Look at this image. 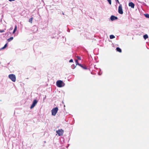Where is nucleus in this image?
Segmentation results:
<instances>
[{
    "label": "nucleus",
    "instance_id": "1",
    "mask_svg": "<svg viewBox=\"0 0 149 149\" xmlns=\"http://www.w3.org/2000/svg\"><path fill=\"white\" fill-rule=\"evenodd\" d=\"M56 85L58 87H61L65 86V83L61 80H58L56 82Z\"/></svg>",
    "mask_w": 149,
    "mask_h": 149
},
{
    "label": "nucleus",
    "instance_id": "2",
    "mask_svg": "<svg viewBox=\"0 0 149 149\" xmlns=\"http://www.w3.org/2000/svg\"><path fill=\"white\" fill-rule=\"evenodd\" d=\"M9 78L13 82H15L16 80V78L15 75L13 74H11L9 75Z\"/></svg>",
    "mask_w": 149,
    "mask_h": 149
},
{
    "label": "nucleus",
    "instance_id": "3",
    "mask_svg": "<svg viewBox=\"0 0 149 149\" xmlns=\"http://www.w3.org/2000/svg\"><path fill=\"white\" fill-rule=\"evenodd\" d=\"M58 109L57 107L54 108L52 109V115L54 116H55L57 111H58Z\"/></svg>",
    "mask_w": 149,
    "mask_h": 149
},
{
    "label": "nucleus",
    "instance_id": "4",
    "mask_svg": "<svg viewBox=\"0 0 149 149\" xmlns=\"http://www.w3.org/2000/svg\"><path fill=\"white\" fill-rule=\"evenodd\" d=\"M118 13L120 14H122L123 13L122 6V5L120 4L118 7Z\"/></svg>",
    "mask_w": 149,
    "mask_h": 149
},
{
    "label": "nucleus",
    "instance_id": "5",
    "mask_svg": "<svg viewBox=\"0 0 149 149\" xmlns=\"http://www.w3.org/2000/svg\"><path fill=\"white\" fill-rule=\"evenodd\" d=\"M56 132L58 134L59 136H61L63 135V130L62 129L58 130L56 131Z\"/></svg>",
    "mask_w": 149,
    "mask_h": 149
},
{
    "label": "nucleus",
    "instance_id": "6",
    "mask_svg": "<svg viewBox=\"0 0 149 149\" xmlns=\"http://www.w3.org/2000/svg\"><path fill=\"white\" fill-rule=\"evenodd\" d=\"M37 103V101L36 100H34L33 102L30 107L31 109H32L36 105Z\"/></svg>",
    "mask_w": 149,
    "mask_h": 149
},
{
    "label": "nucleus",
    "instance_id": "7",
    "mask_svg": "<svg viewBox=\"0 0 149 149\" xmlns=\"http://www.w3.org/2000/svg\"><path fill=\"white\" fill-rule=\"evenodd\" d=\"M117 17L113 15H112L110 19L111 21H113L117 19Z\"/></svg>",
    "mask_w": 149,
    "mask_h": 149
},
{
    "label": "nucleus",
    "instance_id": "8",
    "mask_svg": "<svg viewBox=\"0 0 149 149\" xmlns=\"http://www.w3.org/2000/svg\"><path fill=\"white\" fill-rule=\"evenodd\" d=\"M129 6L132 8H134V3L132 2H130L129 3Z\"/></svg>",
    "mask_w": 149,
    "mask_h": 149
},
{
    "label": "nucleus",
    "instance_id": "9",
    "mask_svg": "<svg viewBox=\"0 0 149 149\" xmlns=\"http://www.w3.org/2000/svg\"><path fill=\"white\" fill-rule=\"evenodd\" d=\"M13 39V37H10V38L7 39V41L8 42H10L12 41Z\"/></svg>",
    "mask_w": 149,
    "mask_h": 149
},
{
    "label": "nucleus",
    "instance_id": "10",
    "mask_svg": "<svg viewBox=\"0 0 149 149\" xmlns=\"http://www.w3.org/2000/svg\"><path fill=\"white\" fill-rule=\"evenodd\" d=\"M17 29V26L16 25H15V28L14 29V30L13 32V33L14 34V33L15 32H16Z\"/></svg>",
    "mask_w": 149,
    "mask_h": 149
},
{
    "label": "nucleus",
    "instance_id": "11",
    "mask_svg": "<svg viewBox=\"0 0 149 149\" xmlns=\"http://www.w3.org/2000/svg\"><path fill=\"white\" fill-rule=\"evenodd\" d=\"M116 50L117 51H118L120 52H121V51H122L121 49L119 47H117L116 48Z\"/></svg>",
    "mask_w": 149,
    "mask_h": 149
},
{
    "label": "nucleus",
    "instance_id": "12",
    "mask_svg": "<svg viewBox=\"0 0 149 149\" xmlns=\"http://www.w3.org/2000/svg\"><path fill=\"white\" fill-rule=\"evenodd\" d=\"M144 38L146 40L148 38V36L147 34L143 36Z\"/></svg>",
    "mask_w": 149,
    "mask_h": 149
},
{
    "label": "nucleus",
    "instance_id": "13",
    "mask_svg": "<svg viewBox=\"0 0 149 149\" xmlns=\"http://www.w3.org/2000/svg\"><path fill=\"white\" fill-rule=\"evenodd\" d=\"M7 46V44H6L4 46L2 47L1 49H0V50H2L4 49Z\"/></svg>",
    "mask_w": 149,
    "mask_h": 149
},
{
    "label": "nucleus",
    "instance_id": "14",
    "mask_svg": "<svg viewBox=\"0 0 149 149\" xmlns=\"http://www.w3.org/2000/svg\"><path fill=\"white\" fill-rule=\"evenodd\" d=\"M115 38V36L113 35H111L110 36V38L111 39L114 38Z\"/></svg>",
    "mask_w": 149,
    "mask_h": 149
},
{
    "label": "nucleus",
    "instance_id": "15",
    "mask_svg": "<svg viewBox=\"0 0 149 149\" xmlns=\"http://www.w3.org/2000/svg\"><path fill=\"white\" fill-rule=\"evenodd\" d=\"M32 20H33V17L31 18L29 20V22L31 23H32Z\"/></svg>",
    "mask_w": 149,
    "mask_h": 149
},
{
    "label": "nucleus",
    "instance_id": "16",
    "mask_svg": "<svg viewBox=\"0 0 149 149\" xmlns=\"http://www.w3.org/2000/svg\"><path fill=\"white\" fill-rule=\"evenodd\" d=\"M147 18H149V14H146L144 15Z\"/></svg>",
    "mask_w": 149,
    "mask_h": 149
},
{
    "label": "nucleus",
    "instance_id": "17",
    "mask_svg": "<svg viewBox=\"0 0 149 149\" xmlns=\"http://www.w3.org/2000/svg\"><path fill=\"white\" fill-rule=\"evenodd\" d=\"M72 68L73 69H74L76 67V66H75L74 65H73L71 66Z\"/></svg>",
    "mask_w": 149,
    "mask_h": 149
},
{
    "label": "nucleus",
    "instance_id": "18",
    "mask_svg": "<svg viewBox=\"0 0 149 149\" xmlns=\"http://www.w3.org/2000/svg\"><path fill=\"white\" fill-rule=\"evenodd\" d=\"M83 69H84L86 70L87 69V68L86 67V66H82V67H81Z\"/></svg>",
    "mask_w": 149,
    "mask_h": 149
},
{
    "label": "nucleus",
    "instance_id": "19",
    "mask_svg": "<svg viewBox=\"0 0 149 149\" xmlns=\"http://www.w3.org/2000/svg\"><path fill=\"white\" fill-rule=\"evenodd\" d=\"M109 4L111 5V0H107Z\"/></svg>",
    "mask_w": 149,
    "mask_h": 149
},
{
    "label": "nucleus",
    "instance_id": "20",
    "mask_svg": "<svg viewBox=\"0 0 149 149\" xmlns=\"http://www.w3.org/2000/svg\"><path fill=\"white\" fill-rule=\"evenodd\" d=\"M75 62H76V65H78V64H79V63L78 62V61L77 60H75Z\"/></svg>",
    "mask_w": 149,
    "mask_h": 149
},
{
    "label": "nucleus",
    "instance_id": "21",
    "mask_svg": "<svg viewBox=\"0 0 149 149\" xmlns=\"http://www.w3.org/2000/svg\"><path fill=\"white\" fill-rule=\"evenodd\" d=\"M77 58L79 60H81V58H80V57L79 56H77Z\"/></svg>",
    "mask_w": 149,
    "mask_h": 149
},
{
    "label": "nucleus",
    "instance_id": "22",
    "mask_svg": "<svg viewBox=\"0 0 149 149\" xmlns=\"http://www.w3.org/2000/svg\"><path fill=\"white\" fill-rule=\"evenodd\" d=\"M4 32V31L3 30H1L0 31V32L3 33Z\"/></svg>",
    "mask_w": 149,
    "mask_h": 149
},
{
    "label": "nucleus",
    "instance_id": "23",
    "mask_svg": "<svg viewBox=\"0 0 149 149\" xmlns=\"http://www.w3.org/2000/svg\"><path fill=\"white\" fill-rule=\"evenodd\" d=\"M116 3L117 2L118 3L120 4L118 0H115Z\"/></svg>",
    "mask_w": 149,
    "mask_h": 149
},
{
    "label": "nucleus",
    "instance_id": "24",
    "mask_svg": "<svg viewBox=\"0 0 149 149\" xmlns=\"http://www.w3.org/2000/svg\"><path fill=\"white\" fill-rule=\"evenodd\" d=\"M73 62V60L72 59H70L69 61V62H70V63L72 62Z\"/></svg>",
    "mask_w": 149,
    "mask_h": 149
},
{
    "label": "nucleus",
    "instance_id": "25",
    "mask_svg": "<svg viewBox=\"0 0 149 149\" xmlns=\"http://www.w3.org/2000/svg\"><path fill=\"white\" fill-rule=\"evenodd\" d=\"M78 65H79V66H80L81 67H82V65L80 64L79 63L78 64Z\"/></svg>",
    "mask_w": 149,
    "mask_h": 149
},
{
    "label": "nucleus",
    "instance_id": "26",
    "mask_svg": "<svg viewBox=\"0 0 149 149\" xmlns=\"http://www.w3.org/2000/svg\"><path fill=\"white\" fill-rule=\"evenodd\" d=\"M10 1H14L15 0H8Z\"/></svg>",
    "mask_w": 149,
    "mask_h": 149
},
{
    "label": "nucleus",
    "instance_id": "27",
    "mask_svg": "<svg viewBox=\"0 0 149 149\" xmlns=\"http://www.w3.org/2000/svg\"><path fill=\"white\" fill-rule=\"evenodd\" d=\"M98 74H99V75H101V74H102V73H101V74H100V73H98Z\"/></svg>",
    "mask_w": 149,
    "mask_h": 149
},
{
    "label": "nucleus",
    "instance_id": "28",
    "mask_svg": "<svg viewBox=\"0 0 149 149\" xmlns=\"http://www.w3.org/2000/svg\"><path fill=\"white\" fill-rule=\"evenodd\" d=\"M10 29H11V30H12V29H13V28H10Z\"/></svg>",
    "mask_w": 149,
    "mask_h": 149
},
{
    "label": "nucleus",
    "instance_id": "29",
    "mask_svg": "<svg viewBox=\"0 0 149 149\" xmlns=\"http://www.w3.org/2000/svg\"><path fill=\"white\" fill-rule=\"evenodd\" d=\"M63 15H64V13H63Z\"/></svg>",
    "mask_w": 149,
    "mask_h": 149
}]
</instances>
